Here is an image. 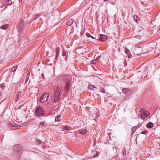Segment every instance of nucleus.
Masks as SVG:
<instances>
[{
    "label": "nucleus",
    "instance_id": "obj_1",
    "mask_svg": "<svg viewBox=\"0 0 160 160\" xmlns=\"http://www.w3.org/2000/svg\"><path fill=\"white\" fill-rule=\"evenodd\" d=\"M24 21L22 19L20 20V23L18 25L17 29L18 32L20 34L22 33L24 31Z\"/></svg>",
    "mask_w": 160,
    "mask_h": 160
},
{
    "label": "nucleus",
    "instance_id": "obj_2",
    "mask_svg": "<svg viewBox=\"0 0 160 160\" xmlns=\"http://www.w3.org/2000/svg\"><path fill=\"white\" fill-rule=\"evenodd\" d=\"M35 111L36 115L39 117H42L44 113V111L40 106L38 107Z\"/></svg>",
    "mask_w": 160,
    "mask_h": 160
},
{
    "label": "nucleus",
    "instance_id": "obj_3",
    "mask_svg": "<svg viewBox=\"0 0 160 160\" xmlns=\"http://www.w3.org/2000/svg\"><path fill=\"white\" fill-rule=\"evenodd\" d=\"M49 94L48 92H45L40 97L39 101L41 103H43L46 102L48 99Z\"/></svg>",
    "mask_w": 160,
    "mask_h": 160
},
{
    "label": "nucleus",
    "instance_id": "obj_4",
    "mask_svg": "<svg viewBox=\"0 0 160 160\" xmlns=\"http://www.w3.org/2000/svg\"><path fill=\"white\" fill-rule=\"evenodd\" d=\"M15 152H17L19 154L22 153V146L20 144H17L14 147Z\"/></svg>",
    "mask_w": 160,
    "mask_h": 160
},
{
    "label": "nucleus",
    "instance_id": "obj_5",
    "mask_svg": "<svg viewBox=\"0 0 160 160\" xmlns=\"http://www.w3.org/2000/svg\"><path fill=\"white\" fill-rule=\"evenodd\" d=\"M62 78L65 82V83L70 82V76L67 75H62L61 76Z\"/></svg>",
    "mask_w": 160,
    "mask_h": 160
},
{
    "label": "nucleus",
    "instance_id": "obj_6",
    "mask_svg": "<svg viewBox=\"0 0 160 160\" xmlns=\"http://www.w3.org/2000/svg\"><path fill=\"white\" fill-rule=\"evenodd\" d=\"M62 93V92L60 87H57L56 89L54 90V95L61 97V94Z\"/></svg>",
    "mask_w": 160,
    "mask_h": 160
},
{
    "label": "nucleus",
    "instance_id": "obj_7",
    "mask_svg": "<svg viewBox=\"0 0 160 160\" xmlns=\"http://www.w3.org/2000/svg\"><path fill=\"white\" fill-rule=\"evenodd\" d=\"M108 36L103 34H100V37L97 40L101 42H103L106 41L108 39Z\"/></svg>",
    "mask_w": 160,
    "mask_h": 160
},
{
    "label": "nucleus",
    "instance_id": "obj_8",
    "mask_svg": "<svg viewBox=\"0 0 160 160\" xmlns=\"http://www.w3.org/2000/svg\"><path fill=\"white\" fill-rule=\"evenodd\" d=\"M21 127V126H19L18 124L13 123H10L9 125V128L12 130H15L16 128Z\"/></svg>",
    "mask_w": 160,
    "mask_h": 160
},
{
    "label": "nucleus",
    "instance_id": "obj_9",
    "mask_svg": "<svg viewBox=\"0 0 160 160\" xmlns=\"http://www.w3.org/2000/svg\"><path fill=\"white\" fill-rule=\"evenodd\" d=\"M150 115V113L148 111H146L143 113L141 114L140 116L142 119H145Z\"/></svg>",
    "mask_w": 160,
    "mask_h": 160
},
{
    "label": "nucleus",
    "instance_id": "obj_10",
    "mask_svg": "<svg viewBox=\"0 0 160 160\" xmlns=\"http://www.w3.org/2000/svg\"><path fill=\"white\" fill-rule=\"evenodd\" d=\"M65 90L66 92H68L70 90V82L65 83Z\"/></svg>",
    "mask_w": 160,
    "mask_h": 160
},
{
    "label": "nucleus",
    "instance_id": "obj_11",
    "mask_svg": "<svg viewBox=\"0 0 160 160\" xmlns=\"http://www.w3.org/2000/svg\"><path fill=\"white\" fill-rule=\"evenodd\" d=\"M78 132L81 134L83 135L87 133L86 128L79 130H78Z\"/></svg>",
    "mask_w": 160,
    "mask_h": 160
},
{
    "label": "nucleus",
    "instance_id": "obj_12",
    "mask_svg": "<svg viewBox=\"0 0 160 160\" xmlns=\"http://www.w3.org/2000/svg\"><path fill=\"white\" fill-rule=\"evenodd\" d=\"M53 102H57L59 101L60 97H58V96H56L54 95L53 97Z\"/></svg>",
    "mask_w": 160,
    "mask_h": 160
},
{
    "label": "nucleus",
    "instance_id": "obj_13",
    "mask_svg": "<svg viewBox=\"0 0 160 160\" xmlns=\"http://www.w3.org/2000/svg\"><path fill=\"white\" fill-rule=\"evenodd\" d=\"M125 52L128 55V58H130L132 57V54H130V51L128 49H126L125 51Z\"/></svg>",
    "mask_w": 160,
    "mask_h": 160
},
{
    "label": "nucleus",
    "instance_id": "obj_14",
    "mask_svg": "<svg viewBox=\"0 0 160 160\" xmlns=\"http://www.w3.org/2000/svg\"><path fill=\"white\" fill-rule=\"evenodd\" d=\"M73 20L72 19H70L68 20L66 22V24L67 25L70 26L73 23Z\"/></svg>",
    "mask_w": 160,
    "mask_h": 160
},
{
    "label": "nucleus",
    "instance_id": "obj_15",
    "mask_svg": "<svg viewBox=\"0 0 160 160\" xmlns=\"http://www.w3.org/2000/svg\"><path fill=\"white\" fill-rule=\"evenodd\" d=\"M153 126V123L151 122H149L146 125V127L149 128H152Z\"/></svg>",
    "mask_w": 160,
    "mask_h": 160
},
{
    "label": "nucleus",
    "instance_id": "obj_16",
    "mask_svg": "<svg viewBox=\"0 0 160 160\" xmlns=\"http://www.w3.org/2000/svg\"><path fill=\"white\" fill-rule=\"evenodd\" d=\"M17 98L16 99V101H17L19 99L21 96V92H18V93L17 95Z\"/></svg>",
    "mask_w": 160,
    "mask_h": 160
},
{
    "label": "nucleus",
    "instance_id": "obj_17",
    "mask_svg": "<svg viewBox=\"0 0 160 160\" xmlns=\"http://www.w3.org/2000/svg\"><path fill=\"white\" fill-rule=\"evenodd\" d=\"M122 154L124 156H126L127 155H128V153H127L126 149L125 148H123V149Z\"/></svg>",
    "mask_w": 160,
    "mask_h": 160
},
{
    "label": "nucleus",
    "instance_id": "obj_18",
    "mask_svg": "<svg viewBox=\"0 0 160 160\" xmlns=\"http://www.w3.org/2000/svg\"><path fill=\"white\" fill-rule=\"evenodd\" d=\"M5 4L8 5H11L12 4V2L11 0H8L5 2Z\"/></svg>",
    "mask_w": 160,
    "mask_h": 160
},
{
    "label": "nucleus",
    "instance_id": "obj_19",
    "mask_svg": "<svg viewBox=\"0 0 160 160\" xmlns=\"http://www.w3.org/2000/svg\"><path fill=\"white\" fill-rule=\"evenodd\" d=\"M133 19H134V20L137 22H138L139 21V18L136 15H134L133 16Z\"/></svg>",
    "mask_w": 160,
    "mask_h": 160
},
{
    "label": "nucleus",
    "instance_id": "obj_20",
    "mask_svg": "<svg viewBox=\"0 0 160 160\" xmlns=\"http://www.w3.org/2000/svg\"><path fill=\"white\" fill-rule=\"evenodd\" d=\"M70 128V127L68 126H63L62 128L63 129L65 130H70L69 128Z\"/></svg>",
    "mask_w": 160,
    "mask_h": 160
},
{
    "label": "nucleus",
    "instance_id": "obj_21",
    "mask_svg": "<svg viewBox=\"0 0 160 160\" xmlns=\"http://www.w3.org/2000/svg\"><path fill=\"white\" fill-rule=\"evenodd\" d=\"M8 24H6L4 25H2L1 26V28L2 29H5L8 27Z\"/></svg>",
    "mask_w": 160,
    "mask_h": 160
},
{
    "label": "nucleus",
    "instance_id": "obj_22",
    "mask_svg": "<svg viewBox=\"0 0 160 160\" xmlns=\"http://www.w3.org/2000/svg\"><path fill=\"white\" fill-rule=\"evenodd\" d=\"M88 88L90 90H91L94 88H97L95 87L94 85H89Z\"/></svg>",
    "mask_w": 160,
    "mask_h": 160
},
{
    "label": "nucleus",
    "instance_id": "obj_23",
    "mask_svg": "<svg viewBox=\"0 0 160 160\" xmlns=\"http://www.w3.org/2000/svg\"><path fill=\"white\" fill-rule=\"evenodd\" d=\"M60 120V117L59 116H57L56 117L55 121L56 122H59Z\"/></svg>",
    "mask_w": 160,
    "mask_h": 160
},
{
    "label": "nucleus",
    "instance_id": "obj_24",
    "mask_svg": "<svg viewBox=\"0 0 160 160\" xmlns=\"http://www.w3.org/2000/svg\"><path fill=\"white\" fill-rule=\"evenodd\" d=\"M128 91V88L123 89L122 90V92L124 94H126Z\"/></svg>",
    "mask_w": 160,
    "mask_h": 160
},
{
    "label": "nucleus",
    "instance_id": "obj_25",
    "mask_svg": "<svg viewBox=\"0 0 160 160\" xmlns=\"http://www.w3.org/2000/svg\"><path fill=\"white\" fill-rule=\"evenodd\" d=\"M18 66H16L14 67L11 69V71L12 72H15L18 68Z\"/></svg>",
    "mask_w": 160,
    "mask_h": 160
},
{
    "label": "nucleus",
    "instance_id": "obj_26",
    "mask_svg": "<svg viewBox=\"0 0 160 160\" xmlns=\"http://www.w3.org/2000/svg\"><path fill=\"white\" fill-rule=\"evenodd\" d=\"M139 111L141 114L143 113H145V112H146V111H145V110L144 108L141 109Z\"/></svg>",
    "mask_w": 160,
    "mask_h": 160
},
{
    "label": "nucleus",
    "instance_id": "obj_27",
    "mask_svg": "<svg viewBox=\"0 0 160 160\" xmlns=\"http://www.w3.org/2000/svg\"><path fill=\"white\" fill-rule=\"evenodd\" d=\"M39 126H40V127L43 126L45 124V122L43 121V122H40L39 123Z\"/></svg>",
    "mask_w": 160,
    "mask_h": 160
},
{
    "label": "nucleus",
    "instance_id": "obj_28",
    "mask_svg": "<svg viewBox=\"0 0 160 160\" xmlns=\"http://www.w3.org/2000/svg\"><path fill=\"white\" fill-rule=\"evenodd\" d=\"M141 134L146 135L148 134V132L146 131H143L141 132Z\"/></svg>",
    "mask_w": 160,
    "mask_h": 160
},
{
    "label": "nucleus",
    "instance_id": "obj_29",
    "mask_svg": "<svg viewBox=\"0 0 160 160\" xmlns=\"http://www.w3.org/2000/svg\"><path fill=\"white\" fill-rule=\"evenodd\" d=\"M100 91L102 93H105V91L104 88H101Z\"/></svg>",
    "mask_w": 160,
    "mask_h": 160
},
{
    "label": "nucleus",
    "instance_id": "obj_30",
    "mask_svg": "<svg viewBox=\"0 0 160 160\" xmlns=\"http://www.w3.org/2000/svg\"><path fill=\"white\" fill-rule=\"evenodd\" d=\"M62 55L63 56H65L66 55V52L64 50H62Z\"/></svg>",
    "mask_w": 160,
    "mask_h": 160
},
{
    "label": "nucleus",
    "instance_id": "obj_31",
    "mask_svg": "<svg viewBox=\"0 0 160 160\" xmlns=\"http://www.w3.org/2000/svg\"><path fill=\"white\" fill-rule=\"evenodd\" d=\"M136 127H133L132 128V131L134 132L136 130Z\"/></svg>",
    "mask_w": 160,
    "mask_h": 160
},
{
    "label": "nucleus",
    "instance_id": "obj_32",
    "mask_svg": "<svg viewBox=\"0 0 160 160\" xmlns=\"http://www.w3.org/2000/svg\"><path fill=\"white\" fill-rule=\"evenodd\" d=\"M41 143V142L40 140H37L36 141V143L37 144L39 145Z\"/></svg>",
    "mask_w": 160,
    "mask_h": 160
},
{
    "label": "nucleus",
    "instance_id": "obj_33",
    "mask_svg": "<svg viewBox=\"0 0 160 160\" xmlns=\"http://www.w3.org/2000/svg\"><path fill=\"white\" fill-rule=\"evenodd\" d=\"M86 35L88 37H92V36L88 32L86 33Z\"/></svg>",
    "mask_w": 160,
    "mask_h": 160
},
{
    "label": "nucleus",
    "instance_id": "obj_34",
    "mask_svg": "<svg viewBox=\"0 0 160 160\" xmlns=\"http://www.w3.org/2000/svg\"><path fill=\"white\" fill-rule=\"evenodd\" d=\"M40 16V15L38 14L37 15H36L35 16V19H38V18Z\"/></svg>",
    "mask_w": 160,
    "mask_h": 160
},
{
    "label": "nucleus",
    "instance_id": "obj_35",
    "mask_svg": "<svg viewBox=\"0 0 160 160\" xmlns=\"http://www.w3.org/2000/svg\"><path fill=\"white\" fill-rule=\"evenodd\" d=\"M140 48H141V49H142V48H141V47H140V48H139V47H138V48H136V49H135V51H138V50H139Z\"/></svg>",
    "mask_w": 160,
    "mask_h": 160
},
{
    "label": "nucleus",
    "instance_id": "obj_36",
    "mask_svg": "<svg viewBox=\"0 0 160 160\" xmlns=\"http://www.w3.org/2000/svg\"><path fill=\"white\" fill-rule=\"evenodd\" d=\"M84 33V32L82 30L80 32L81 35L82 36V35H83V34Z\"/></svg>",
    "mask_w": 160,
    "mask_h": 160
},
{
    "label": "nucleus",
    "instance_id": "obj_37",
    "mask_svg": "<svg viewBox=\"0 0 160 160\" xmlns=\"http://www.w3.org/2000/svg\"><path fill=\"white\" fill-rule=\"evenodd\" d=\"M100 58V56H98L96 58V60L99 59Z\"/></svg>",
    "mask_w": 160,
    "mask_h": 160
},
{
    "label": "nucleus",
    "instance_id": "obj_38",
    "mask_svg": "<svg viewBox=\"0 0 160 160\" xmlns=\"http://www.w3.org/2000/svg\"><path fill=\"white\" fill-rule=\"evenodd\" d=\"M93 63H95L96 62V59L94 60L93 61Z\"/></svg>",
    "mask_w": 160,
    "mask_h": 160
},
{
    "label": "nucleus",
    "instance_id": "obj_39",
    "mask_svg": "<svg viewBox=\"0 0 160 160\" xmlns=\"http://www.w3.org/2000/svg\"><path fill=\"white\" fill-rule=\"evenodd\" d=\"M42 78H44V74H43V73H42Z\"/></svg>",
    "mask_w": 160,
    "mask_h": 160
},
{
    "label": "nucleus",
    "instance_id": "obj_40",
    "mask_svg": "<svg viewBox=\"0 0 160 160\" xmlns=\"http://www.w3.org/2000/svg\"><path fill=\"white\" fill-rule=\"evenodd\" d=\"M91 38H92L93 39H95V38L93 36H92L91 37H90Z\"/></svg>",
    "mask_w": 160,
    "mask_h": 160
},
{
    "label": "nucleus",
    "instance_id": "obj_41",
    "mask_svg": "<svg viewBox=\"0 0 160 160\" xmlns=\"http://www.w3.org/2000/svg\"><path fill=\"white\" fill-rule=\"evenodd\" d=\"M28 78H27H27H26V82L28 80Z\"/></svg>",
    "mask_w": 160,
    "mask_h": 160
},
{
    "label": "nucleus",
    "instance_id": "obj_42",
    "mask_svg": "<svg viewBox=\"0 0 160 160\" xmlns=\"http://www.w3.org/2000/svg\"><path fill=\"white\" fill-rule=\"evenodd\" d=\"M2 95V93L1 92H0V96H1Z\"/></svg>",
    "mask_w": 160,
    "mask_h": 160
},
{
    "label": "nucleus",
    "instance_id": "obj_43",
    "mask_svg": "<svg viewBox=\"0 0 160 160\" xmlns=\"http://www.w3.org/2000/svg\"><path fill=\"white\" fill-rule=\"evenodd\" d=\"M98 156V153H96V156Z\"/></svg>",
    "mask_w": 160,
    "mask_h": 160
},
{
    "label": "nucleus",
    "instance_id": "obj_44",
    "mask_svg": "<svg viewBox=\"0 0 160 160\" xmlns=\"http://www.w3.org/2000/svg\"><path fill=\"white\" fill-rule=\"evenodd\" d=\"M141 52H140V53H137V54H140L141 53Z\"/></svg>",
    "mask_w": 160,
    "mask_h": 160
},
{
    "label": "nucleus",
    "instance_id": "obj_45",
    "mask_svg": "<svg viewBox=\"0 0 160 160\" xmlns=\"http://www.w3.org/2000/svg\"><path fill=\"white\" fill-rule=\"evenodd\" d=\"M96 156H95V155H93V157H95Z\"/></svg>",
    "mask_w": 160,
    "mask_h": 160
},
{
    "label": "nucleus",
    "instance_id": "obj_46",
    "mask_svg": "<svg viewBox=\"0 0 160 160\" xmlns=\"http://www.w3.org/2000/svg\"><path fill=\"white\" fill-rule=\"evenodd\" d=\"M22 42L23 43H24V41H23Z\"/></svg>",
    "mask_w": 160,
    "mask_h": 160
},
{
    "label": "nucleus",
    "instance_id": "obj_47",
    "mask_svg": "<svg viewBox=\"0 0 160 160\" xmlns=\"http://www.w3.org/2000/svg\"><path fill=\"white\" fill-rule=\"evenodd\" d=\"M19 1L20 2L21 1H22V0H19Z\"/></svg>",
    "mask_w": 160,
    "mask_h": 160
},
{
    "label": "nucleus",
    "instance_id": "obj_48",
    "mask_svg": "<svg viewBox=\"0 0 160 160\" xmlns=\"http://www.w3.org/2000/svg\"><path fill=\"white\" fill-rule=\"evenodd\" d=\"M104 1H108V0H104Z\"/></svg>",
    "mask_w": 160,
    "mask_h": 160
},
{
    "label": "nucleus",
    "instance_id": "obj_49",
    "mask_svg": "<svg viewBox=\"0 0 160 160\" xmlns=\"http://www.w3.org/2000/svg\"><path fill=\"white\" fill-rule=\"evenodd\" d=\"M93 90H94H94H95V89H94Z\"/></svg>",
    "mask_w": 160,
    "mask_h": 160
}]
</instances>
